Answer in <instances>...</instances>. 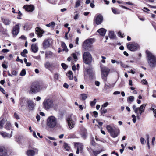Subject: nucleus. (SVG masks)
<instances>
[{
    "instance_id": "41",
    "label": "nucleus",
    "mask_w": 156,
    "mask_h": 156,
    "mask_svg": "<svg viewBox=\"0 0 156 156\" xmlns=\"http://www.w3.org/2000/svg\"><path fill=\"white\" fill-rule=\"evenodd\" d=\"M96 103V99H94V100L90 102V105L92 107H93L95 106Z\"/></svg>"
},
{
    "instance_id": "1",
    "label": "nucleus",
    "mask_w": 156,
    "mask_h": 156,
    "mask_svg": "<svg viewBox=\"0 0 156 156\" xmlns=\"http://www.w3.org/2000/svg\"><path fill=\"white\" fill-rule=\"evenodd\" d=\"M44 108L46 110L53 108L55 109L57 105L54 103L52 100L49 99H46L43 102Z\"/></svg>"
},
{
    "instance_id": "8",
    "label": "nucleus",
    "mask_w": 156,
    "mask_h": 156,
    "mask_svg": "<svg viewBox=\"0 0 156 156\" xmlns=\"http://www.w3.org/2000/svg\"><path fill=\"white\" fill-rule=\"evenodd\" d=\"M128 49L132 51H136L139 48L138 44L134 42H130L127 45Z\"/></svg>"
},
{
    "instance_id": "10",
    "label": "nucleus",
    "mask_w": 156,
    "mask_h": 156,
    "mask_svg": "<svg viewBox=\"0 0 156 156\" xmlns=\"http://www.w3.org/2000/svg\"><path fill=\"white\" fill-rule=\"evenodd\" d=\"M40 86L38 83H34L32 85L30 90L33 93H35L38 92L40 90Z\"/></svg>"
},
{
    "instance_id": "4",
    "label": "nucleus",
    "mask_w": 156,
    "mask_h": 156,
    "mask_svg": "<svg viewBox=\"0 0 156 156\" xmlns=\"http://www.w3.org/2000/svg\"><path fill=\"white\" fill-rule=\"evenodd\" d=\"M146 105V104H143L141 105L139 108H136L135 105H133V108L135 113L136 114V117L138 119H139V114L141 115L144 112Z\"/></svg>"
},
{
    "instance_id": "44",
    "label": "nucleus",
    "mask_w": 156,
    "mask_h": 156,
    "mask_svg": "<svg viewBox=\"0 0 156 156\" xmlns=\"http://www.w3.org/2000/svg\"><path fill=\"white\" fill-rule=\"evenodd\" d=\"M26 71L25 70V69H23L20 72V75L22 76H23L26 74Z\"/></svg>"
},
{
    "instance_id": "29",
    "label": "nucleus",
    "mask_w": 156,
    "mask_h": 156,
    "mask_svg": "<svg viewBox=\"0 0 156 156\" xmlns=\"http://www.w3.org/2000/svg\"><path fill=\"white\" fill-rule=\"evenodd\" d=\"M2 117L1 118V120L0 121V129H2L3 128V126L5 124V120Z\"/></svg>"
},
{
    "instance_id": "22",
    "label": "nucleus",
    "mask_w": 156,
    "mask_h": 156,
    "mask_svg": "<svg viewBox=\"0 0 156 156\" xmlns=\"http://www.w3.org/2000/svg\"><path fill=\"white\" fill-rule=\"evenodd\" d=\"M31 49L33 52L36 53L38 50V47L36 44H33L31 46Z\"/></svg>"
},
{
    "instance_id": "55",
    "label": "nucleus",
    "mask_w": 156,
    "mask_h": 156,
    "mask_svg": "<svg viewBox=\"0 0 156 156\" xmlns=\"http://www.w3.org/2000/svg\"><path fill=\"white\" fill-rule=\"evenodd\" d=\"M16 61L18 62H20L21 63H23V61L22 60L20 59V58L18 56L17 57V59H16Z\"/></svg>"
},
{
    "instance_id": "23",
    "label": "nucleus",
    "mask_w": 156,
    "mask_h": 156,
    "mask_svg": "<svg viewBox=\"0 0 156 156\" xmlns=\"http://www.w3.org/2000/svg\"><path fill=\"white\" fill-rule=\"evenodd\" d=\"M50 46V43L48 40H45L44 41L43 46L44 48H46Z\"/></svg>"
},
{
    "instance_id": "25",
    "label": "nucleus",
    "mask_w": 156,
    "mask_h": 156,
    "mask_svg": "<svg viewBox=\"0 0 156 156\" xmlns=\"http://www.w3.org/2000/svg\"><path fill=\"white\" fill-rule=\"evenodd\" d=\"M92 69L91 68H89L87 69L86 71L84 72V77L87 76V74L90 75L92 73Z\"/></svg>"
},
{
    "instance_id": "11",
    "label": "nucleus",
    "mask_w": 156,
    "mask_h": 156,
    "mask_svg": "<svg viewBox=\"0 0 156 156\" xmlns=\"http://www.w3.org/2000/svg\"><path fill=\"white\" fill-rule=\"evenodd\" d=\"M120 133V130L118 128L114 127L113 130L110 134L113 138L117 137Z\"/></svg>"
},
{
    "instance_id": "43",
    "label": "nucleus",
    "mask_w": 156,
    "mask_h": 156,
    "mask_svg": "<svg viewBox=\"0 0 156 156\" xmlns=\"http://www.w3.org/2000/svg\"><path fill=\"white\" fill-rule=\"evenodd\" d=\"M77 11H76L74 13H76L75 16H74V19L75 20H77L79 18V14L78 13H77Z\"/></svg>"
},
{
    "instance_id": "12",
    "label": "nucleus",
    "mask_w": 156,
    "mask_h": 156,
    "mask_svg": "<svg viewBox=\"0 0 156 156\" xmlns=\"http://www.w3.org/2000/svg\"><path fill=\"white\" fill-rule=\"evenodd\" d=\"M20 24L16 25L13 28L12 33L14 36H16L19 33L20 31Z\"/></svg>"
},
{
    "instance_id": "42",
    "label": "nucleus",
    "mask_w": 156,
    "mask_h": 156,
    "mask_svg": "<svg viewBox=\"0 0 156 156\" xmlns=\"http://www.w3.org/2000/svg\"><path fill=\"white\" fill-rule=\"evenodd\" d=\"M112 12L115 14H119V12L116 9L112 8Z\"/></svg>"
},
{
    "instance_id": "20",
    "label": "nucleus",
    "mask_w": 156,
    "mask_h": 156,
    "mask_svg": "<svg viewBox=\"0 0 156 156\" xmlns=\"http://www.w3.org/2000/svg\"><path fill=\"white\" fill-rule=\"evenodd\" d=\"M28 107L30 110H32L34 109L35 104L31 101H28Z\"/></svg>"
},
{
    "instance_id": "2",
    "label": "nucleus",
    "mask_w": 156,
    "mask_h": 156,
    "mask_svg": "<svg viewBox=\"0 0 156 156\" xmlns=\"http://www.w3.org/2000/svg\"><path fill=\"white\" fill-rule=\"evenodd\" d=\"M57 124V119L54 116L49 117L47 120V126L49 128H53L56 127Z\"/></svg>"
},
{
    "instance_id": "40",
    "label": "nucleus",
    "mask_w": 156,
    "mask_h": 156,
    "mask_svg": "<svg viewBox=\"0 0 156 156\" xmlns=\"http://www.w3.org/2000/svg\"><path fill=\"white\" fill-rule=\"evenodd\" d=\"M120 65L122 67L125 68H126L129 67L128 66L123 63L122 61L120 63Z\"/></svg>"
},
{
    "instance_id": "60",
    "label": "nucleus",
    "mask_w": 156,
    "mask_h": 156,
    "mask_svg": "<svg viewBox=\"0 0 156 156\" xmlns=\"http://www.w3.org/2000/svg\"><path fill=\"white\" fill-rule=\"evenodd\" d=\"M141 83L144 84H147V81L144 80H143L141 81Z\"/></svg>"
},
{
    "instance_id": "24",
    "label": "nucleus",
    "mask_w": 156,
    "mask_h": 156,
    "mask_svg": "<svg viewBox=\"0 0 156 156\" xmlns=\"http://www.w3.org/2000/svg\"><path fill=\"white\" fill-rule=\"evenodd\" d=\"M98 32L100 34V35L104 36L105 34L106 30L104 28H102L99 29Z\"/></svg>"
},
{
    "instance_id": "48",
    "label": "nucleus",
    "mask_w": 156,
    "mask_h": 156,
    "mask_svg": "<svg viewBox=\"0 0 156 156\" xmlns=\"http://www.w3.org/2000/svg\"><path fill=\"white\" fill-rule=\"evenodd\" d=\"M9 51V50L7 49H2L1 51L2 52L4 53H7Z\"/></svg>"
},
{
    "instance_id": "58",
    "label": "nucleus",
    "mask_w": 156,
    "mask_h": 156,
    "mask_svg": "<svg viewBox=\"0 0 156 156\" xmlns=\"http://www.w3.org/2000/svg\"><path fill=\"white\" fill-rule=\"evenodd\" d=\"M14 116L16 119H19V116L16 113H14Z\"/></svg>"
},
{
    "instance_id": "50",
    "label": "nucleus",
    "mask_w": 156,
    "mask_h": 156,
    "mask_svg": "<svg viewBox=\"0 0 156 156\" xmlns=\"http://www.w3.org/2000/svg\"><path fill=\"white\" fill-rule=\"evenodd\" d=\"M11 73L12 75L14 76H16L17 74V72L15 70H12Z\"/></svg>"
},
{
    "instance_id": "30",
    "label": "nucleus",
    "mask_w": 156,
    "mask_h": 156,
    "mask_svg": "<svg viewBox=\"0 0 156 156\" xmlns=\"http://www.w3.org/2000/svg\"><path fill=\"white\" fill-rule=\"evenodd\" d=\"M2 22L4 24L6 25H9L11 23V21L10 20L6 19H3Z\"/></svg>"
},
{
    "instance_id": "53",
    "label": "nucleus",
    "mask_w": 156,
    "mask_h": 156,
    "mask_svg": "<svg viewBox=\"0 0 156 156\" xmlns=\"http://www.w3.org/2000/svg\"><path fill=\"white\" fill-rule=\"evenodd\" d=\"M140 141L142 144H144L145 142V140L144 138L141 137L140 139Z\"/></svg>"
},
{
    "instance_id": "38",
    "label": "nucleus",
    "mask_w": 156,
    "mask_h": 156,
    "mask_svg": "<svg viewBox=\"0 0 156 156\" xmlns=\"http://www.w3.org/2000/svg\"><path fill=\"white\" fill-rule=\"evenodd\" d=\"M111 88V85L110 84H107L105 83V85L104 88L106 90L110 89Z\"/></svg>"
},
{
    "instance_id": "27",
    "label": "nucleus",
    "mask_w": 156,
    "mask_h": 156,
    "mask_svg": "<svg viewBox=\"0 0 156 156\" xmlns=\"http://www.w3.org/2000/svg\"><path fill=\"white\" fill-rule=\"evenodd\" d=\"M66 75L70 80H72L73 78V73L71 71H69L66 73Z\"/></svg>"
},
{
    "instance_id": "5",
    "label": "nucleus",
    "mask_w": 156,
    "mask_h": 156,
    "mask_svg": "<svg viewBox=\"0 0 156 156\" xmlns=\"http://www.w3.org/2000/svg\"><path fill=\"white\" fill-rule=\"evenodd\" d=\"M83 58L84 62L86 64H89L92 62V58L91 54L88 52H84Z\"/></svg>"
},
{
    "instance_id": "62",
    "label": "nucleus",
    "mask_w": 156,
    "mask_h": 156,
    "mask_svg": "<svg viewBox=\"0 0 156 156\" xmlns=\"http://www.w3.org/2000/svg\"><path fill=\"white\" fill-rule=\"evenodd\" d=\"M93 113L95 115L94 117H97L98 115V112L96 111H94L93 112Z\"/></svg>"
},
{
    "instance_id": "54",
    "label": "nucleus",
    "mask_w": 156,
    "mask_h": 156,
    "mask_svg": "<svg viewBox=\"0 0 156 156\" xmlns=\"http://www.w3.org/2000/svg\"><path fill=\"white\" fill-rule=\"evenodd\" d=\"M52 54V53L50 51H48L46 53L45 55L46 57L48 58V55H51Z\"/></svg>"
},
{
    "instance_id": "61",
    "label": "nucleus",
    "mask_w": 156,
    "mask_h": 156,
    "mask_svg": "<svg viewBox=\"0 0 156 156\" xmlns=\"http://www.w3.org/2000/svg\"><path fill=\"white\" fill-rule=\"evenodd\" d=\"M118 34L121 37H124V34H122L120 32H118Z\"/></svg>"
},
{
    "instance_id": "32",
    "label": "nucleus",
    "mask_w": 156,
    "mask_h": 156,
    "mask_svg": "<svg viewBox=\"0 0 156 156\" xmlns=\"http://www.w3.org/2000/svg\"><path fill=\"white\" fill-rule=\"evenodd\" d=\"M44 66L46 68L48 69L51 66V64L49 62L47 61L44 64Z\"/></svg>"
},
{
    "instance_id": "17",
    "label": "nucleus",
    "mask_w": 156,
    "mask_h": 156,
    "mask_svg": "<svg viewBox=\"0 0 156 156\" xmlns=\"http://www.w3.org/2000/svg\"><path fill=\"white\" fill-rule=\"evenodd\" d=\"M23 8L25 9L26 11L28 12H32L34 10V6L32 5H24Z\"/></svg>"
},
{
    "instance_id": "57",
    "label": "nucleus",
    "mask_w": 156,
    "mask_h": 156,
    "mask_svg": "<svg viewBox=\"0 0 156 156\" xmlns=\"http://www.w3.org/2000/svg\"><path fill=\"white\" fill-rule=\"evenodd\" d=\"M155 140V137L154 136L153 137L152 140V145L153 146H154V143Z\"/></svg>"
},
{
    "instance_id": "56",
    "label": "nucleus",
    "mask_w": 156,
    "mask_h": 156,
    "mask_svg": "<svg viewBox=\"0 0 156 156\" xmlns=\"http://www.w3.org/2000/svg\"><path fill=\"white\" fill-rule=\"evenodd\" d=\"M108 105V102H107L105 103L104 104H103V105H102V108L103 107V108H105V107H106Z\"/></svg>"
},
{
    "instance_id": "26",
    "label": "nucleus",
    "mask_w": 156,
    "mask_h": 156,
    "mask_svg": "<svg viewBox=\"0 0 156 156\" xmlns=\"http://www.w3.org/2000/svg\"><path fill=\"white\" fill-rule=\"evenodd\" d=\"M106 128L109 133H111L114 129V127H112L110 125H107Z\"/></svg>"
},
{
    "instance_id": "14",
    "label": "nucleus",
    "mask_w": 156,
    "mask_h": 156,
    "mask_svg": "<svg viewBox=\"0 0 156 156\" xmlns=\"http://www.w3.org/2000/svg\"><path fill=\"white\" fill-rule=\"evenodd\" d=\"M69 128L72 129L74 127L75 123L71 118H68L67 119Z\"/></svg>"
},
{
    "instance_id": "9",
    "label": "nucleus",
    "mask_w": 156,
    "mask_h": 156,
    "mask_svg": "<svg viewBox=\"0 0 156 156\" xmlns=\"http://www.w3.org/2000/svg\"><path fill=\"white\" fill-rule=\"evenodd\" d=\"M38 150L37 148H33L28 150L26 152V154L27 156H34L35 154H37Z\"/></svg>"
},
{
    "instance_id": "49",
    "label": "nucleus",
    "mask_w": 156,
    "mask_h": 156,
    "mask_svg": "<svg viewBox=\"0 0 156 156\" xmlns=\"http://www.w3.org/2000/svg\"><path fill=\"white\" fill-rule=\"evenodd\" d=\"M62 67L64 69H66L67 68V66L66 64L65 63H62L61 64Z\"/></svg>"
},
{
    "instance_id": "33",
    "label": "nucleus",
    "mask_w": 156,
    "mask_h": 156,
    "mask_svg": "<svg viewBox=\"0 0 156 156\" xmlns=\"http://www.w3.org/2000/svg\"><path fill=\"white\" fill-rule=\"evenodd\" d=\"M146 141L148 147L149 149H150V147L149 143V136L148 134H147L146 135Z\"/></svg>"
},
{
    "instance_id": "52",
    "label": "nucleus",
    "mask_w": 156,
    "mask_h": 156,
    "mask_svg": "<svg viewBox=\"0 0 156 156\" xmlns=\"http://www.w3.org/2000/svg\"><path fill=\"white\" fill-rule=\"evenodd\" d=\"M16 139L17 142H20L21 139V137L19 136H17L16 137Z\"/></svg>"
},
{
    "instance_id": "7",
    "label": "nucleus",
    "mask_w": 156,
    "mask_h": 156,
    "mask_svg": "<svg viewBox=\"0 0 156 156\" xmlns=\"http://www.w3.org/2000/svg\"><path fill=\"white\" fill-rule=\"evenodd\" d=\"M101 70L102 78L105 80H106L107 76L110 72V69L106 66H101Z\"/></svg>"
},
{
    "instance_id": "19",
    "label": "nucleus",
    "mask_w": 156,
    "mask_h": 156,
    "mask_svg": "<svg viewBox=\"0 0 156 156\" xmlns=\"http://www.w3.org/2000/svg\"><path fill=\"white\" fill-rule=\"evenodd\" d=\"M81 134L83 138H86L87 134V131L86 129L83 127H82L81 129Z\"/></svg>"
},
{
    "instance_id": "46",
    "label": "nucleus",
    "mask_w": 156,
    "mask_h": 156,
    "mask_svg": "<svg viewBox=\"0 0 156 156\" xmlns=\"http://www.w3.org/2000/svg\"><path fill=\"white\" fill-rule=\"evenodd\" d=\"M101 113L105 114L107 112V111L106 109L102 107L101 109Z\"/></svg>"
},
{
    "instance_id": "21",
    "label": "nucleus",
    "mask_w": 156,
    "mask_h": 156,
    "mask_svg": "<svg viewBox=\"0 0 156 156\" xmlns=\"http://www.w3.org/2000/svg\"><path fill=\"white\" fill-rule=\"evenodd\" d=\"M0 134L4 138L8 137L10 138L12 136V135H9L6 132L4 131H0Z\"/></svg>"
},
{
    "instance_id": "47",
    "label": "nucleus",
    "mask_w": 156,
    "mask_h": 156,
    "mask_svg": "<svg viewBox=\"0 0 156 156\" xmlns=\"http://www.w3.org/2000/svg\"><path fill=\"white\" fill-rule=\"evenodd\" d=\"M80 0H77L76 3L75 7L77 8L80 6Z\"/></svg>"
},
{
    "instance_id": "28",
    "label": "nucleus",
    "mask_w": 156,
    "mask_h": 156,
    "mask_svg": "<svg viewBox=\"0 0 156 156\" xmlns=\"http://www.w3.org/2000/svg\"><path fill=\"white\" fill-rule=\"evenodd\" d=\"M61 46L63 48V49L61 51H65L66 52L68 51L67 47L64 42H62Z\"/></svg>"
},
{
    "instance_id": "15",
    "label": "nucleus",
    "mask_w": 156,
    "mask_h": 156,
    "mask_svg": "<svg viewBox=\"0 0 156 156\" xmlns=\"http://www.w3.org/2000/svg\"><path fill=\"white\" fill-rule=\"evenodd\" d=\"M103 20L102 16L101 14H99L96 17L95 21L97 25H99L101 23Z\"/></svg>"
},
{
    "instance_id": "6",
    "label": "nucleus",
    "mask_w": 156,
    "mask_h": 156,
    "mask_svg": "<svg viewBox=\"0 0 156 156\" xmlns=\"http://www.w3.org/2000/svg\"><path fill=\"white\" fill-rule=\"evenodd\" d=\"M93 39L92 38L88 39L85 40L83 43L82 47L86 50H90L92 47Z\"/></svg>"
},
{
    "instance_id": "37",
    "label": "nucleus",
    "mask_w": 156,
    "mask_h": 156,
    "mask_svg": "<svg viewBox=\"0 0 156 156\" xmlns=\"http://www.w3.org/2000/svg\"><path fill=\"white\" fill-rule=\"evenodd\" d=\"M72 57L74 58V60H73V62H76L77 60V57L75 53H73L72 54Z\"/></svg>"
},
{
    "instance_id": "34",
    "label": "nucleus",
    "mask_w": 156,
    "mask_h": 156,
    "mask_svg": "<svg viewBox=\"0 0 156 156\" xmlns=\"http://www.w3.org/2000/svg\"><path fill=\"white\" fill-rule=\"evenodd\" d=\"M63 147L67 151H68L69 150L70 147L68 144L66 143H64L63 144Z\"/></svg>"
},
{
    "instance_id": "45",
    "label": "nucleus",
    "mask_w": 156,
    "mask_h": 156,
    "mask_svg": "<svg viewBox=\"0 0 156 156\" xmlns=\"http://www.w3.org/2000/svg\"><path fill=\"white\" fill-rule=\"evenodd\" d=\"M134 98L133 96H130L129 97L128 99V101L129 100L130 102H133L134 101Z\"/></svg>"
},
{
    "instance_id": "35",
    "label": "nucleus",
    "mask_w": 156,
    "mask_h": 156,
    "mask_svg": "<svg viewBox=\"0 0 156 156\" xmlns=\"http://www.w3.org/2000/svg\"><path fill=\"white\" fill-rule=\"evenodd\" d=\"M28 53L27 50V49H24L21 53V55L23 57H27V56L26 54Z\"/></svg>"
},
{
    "instance_id": "3",
    "label": "nucleus",
    "mask_w": 156,
    "mask_h": 156,
    "mask_svg": "<svg viewBox=\"0 0 156 156\" xmlns=\"http://www.w3.org/2000/svg\"><path fill=\"white\" fill-rule=\"evenodd\" d=\"M148 58V62L150 66H154L156 65V58L152 53L148 51H146Z\"/></svg>"
},
{
    "instance_id": "39",
    "label": "nucleus",
    "mask_w": 156,
    "mask_h": 156,
    "mask_svg": "<svg viewBox=\"0 0 156 156\" xmlns=\"http://www.w3.org/2000/svg\"><path fill=\"white\" fill-rule=\"evenodd\" d=\"M109 36L110 38L113 39L115 37L114 33L113 32H110L109 34Z\"/></svg>"
},
{
    "instance_id": "59",
    "label": "nucleus",
    "mask_w": 156,
    "mask_h": 156,
    "mask_svg": "<svg viewBox=\"0 0 156 156\" xmlns=\"http://www.w3.org/2000/svg\"><path fill=\"white\" fill-rule=\"evenodd\" d=\"M153 94L152 95V96L154 98H156V91L154 90L153 91Z\"/></svg>"
},
{
    "instance_id": "16",
    "label": "nucleus",
    "mask_w": 156,
    "mask_h": 156,
    "mask_svg": "<svg viewBox=\"0 0 156 156\" xmlns=\"http://www.w3.org/2000/svg\"><path fill=\"white\" fill-rule=\"evenodd\" d=\"M7 153V150L5 147H0V156H5L6 155H8Z\"/></svg>"
},
{
    "instance_id": "36",
    "label": "nucleus",
    "mask_w": 156,
    "mask_h": 156,
    "mask_svg": "<svg viewBox=\"0 0 156 156\" xmlns=\"http://www.w3.org/2000/svg\"><path fill=\"white\" fill-rule=\"evenodd\" d=\"M80 96L82 98V99L83 100H85L87 98V95L85 94H82L80 95Z\"/></svg>"
},
{
    "instance_id": "51",
    "label": "nucleus",
    "mask_w": 156,
    "mask_h": 156,
    "mask_svg": "<svg viewBox=\"0 0 156 156\" xmlns=\"http://www.w3.org/2000/svg\"><path fill=\"white\" fill-rule=\"evenodd\" d=\"M93 152L95 155L97 156L100 153L101 151H93Z\"/></svg>"
},
{
    "instance_id": "64",
    "label": "nucleus",
    "mask_w": 156,
    "mask_h": 156,
    "mask_svg": "<svg viewBox=\"0 0 156 156\" xmlns=\"http://www.w3.org/2000/svg\"><path fill=\"white\" fill-rule=\"evenodd\" d=\"M13 58V55L12 54H10L9 56L8 59L9 60H11Z\"/></svg>"
},
{
    "instance_id": "63",
    "label": "nucleus",
    "mask_w": 156,
    "mask_h": 156,
    "mask_svg": "<svg viewBox=\"0 0 156 156\" xmlns=\"http://www.w3.org/2000/svg\"><path fill=\"white\" fill-rule=\"evenodd\" d=\"M50 23L52 27L53 28L55 25V23L54 22H52Z\"/></svg>"
},
{
    "instance_id": "13",
    "label": "nucleus",
    "mask_w": 156,
    "mask_h": 156,
    "mask_svg": "<svg viewBox=\"0 0 156 156\" xmlns=\"http://www.w3.org/2000/svg\"><path fill=\"white\" fill-rule=\"evenodd\" d=\"M75 146L77 148L76 154H78L79 153H82L83 148V145L82 144L77 143L75 144Z\"/></svg>"
},
{
    "instance_id": "31",
    "label": "nucleus",
    "mask_w": 156,
    "mask_h": 156,
    "mask_svg": "<svg viewBox=\"0 0 156 156\" xmlns=\"http://www.w3.org/2000/svg\"><path fill=\"white\" fill-rule=\"evenodd\" d=\"M11 127V125L10 122L9 121L6 122V125H5V128L7 130H9Z\"/></svg>"
},
{
    "instance_id": "18",
    "label": "nucleus",
    "mask_w": 156,
    "mask_h": 156,
    "mask_svg": "<svg viewBox=\"0 0 156 156\" xmlns=\"http://www.w3.org/2000/svg\"><path fill=\"white\" fill-rule=\"evenodd\" d=\"M36 29L35 33L37 35L38 37H41L44 33L43 31L38 27H37Z\"/></svg>"
}]
</instances>
